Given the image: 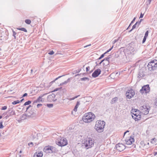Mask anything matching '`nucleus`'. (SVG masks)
Here are the masks:
<instances>
[{"mask_svg":"<svg viewBox=\"0 0 157 157\" xmlns=\"http://www.w3.org/2000/svg\"><path fill=\"white\" fill-rule=\"evenodd\" d=\"M95 117V115L92 112L85 113L82 117V120L86 123H90L93 121Z\"/></svg>","mask_w":157,"mask_h":157,"instance_id":"obj_1","label":"nucleus"},{"mask_svg":"<svg viewBox=\"0 0 157 157\" xmlns=\"http://www.w3.org/2000/svg\"><path fill=\"white\" fill-rule=\"evenodd\" d=\"M56 144L59 146H64L67 144V140L66 138L60 136L56 140Z\"/></svg>","mask_w":157,"mask_h":157,"instance_id":"obj_2","label":"nucleus"},{"mask_svg":"<svg viewBox=\"0 0 157 157\" xmlns=\"http://www.w3.org/2000/svg\"><path fill=\"white\" fill-rule=\"evenodd\" d=\"M150 109V107L146 105H144L140 107V113L143 115H146L148 114Z\"/></svg>","mask_w":157,"mask_h":157,"instance_id":"obj_3","label":"nucleus"},{"mask_svg":"<svg viewBox=\"0 0 157 157\" xmlns=\"http://www.w3.org/2000/svg\"><path fill=\"white\" fill-rule=\"evenodd\" d=\"M94 139L91 138H88L86 139L83 143L87 149L93 147L94 145Z\"/></svg>","mask_w":157,"mask_h":157,"instance_id":"obj_4","label":"nucleus"},{"mask_svg":"<svg viewBox=\"0 0 157 157\" xmlns=\"http://www.w3.org/2000/svg\"><path fill=\"white\" fill-rule=\"evenodd\" d=\"M147 68L150 71L154 70L157 67V60H154L149 62L147 65Z\"/></svg>","mask_w":157,"mask_h":157,"instance_id":"obj_5","label":"nucleus"},{"mask_svg":"<svg viewBox=\"0 0 157 157\" xmlns=\"http://www.w3.org/2000/svg\"><path fill=\"white\" fill-rule=\"evenodd\" d=\"M134 91L132 89H128L126 93V96L127 98L130 99L135 95Z\"/></svg>","mask_w":157,"mask_h":157,"instance_id":"obj_6","label":"nucleus"},{"mask_svg":"<svg viewBox=\"0 0 157 157\" xmlns=\"http://www.w3.org/2000/svg\"><path fill=\"white\" fill-rule=\"evenodd\" d=\"M105 123L103 121L98 120L96 122L95 127L96 128H104Z\"/></svg>","mask_w":157,"mask_h":157,"instance_id":"obj_7","label":"nucleus"},{"mask_svg":"<svg viewBox=\"0 0 157 157\" xmlns=\"http://www.w3.org/2000/svg\"><path fill=\"white\" fill-rule=\"evenodd\" d=\"M150 89L149 85H146L143 86L140 91L141 93H143L144 92L145 93H148L150 91Z\"/></svg>","mask_w":157,"mask_h":157,"instance_id":"obj_8","label":"nucleus"},{"mask_svg":"<svg viewBox=\"0 0 157 157\" xmlns=\"http://www.w3.org/2000/svg\"><path fill=\"white\" fill-rule=\"evenodd\" d=\"M124 141L126 144L129 145L132 144L133 142H134V139L133 137L130 136L127 137Z\"/></svg>","mask_w":157,"mask_h":157,"instance_id":"obj_9","label":"nucleus"},{"mask_svg":"<svg viewBox=\"0 0 157 157\" xmlns=\"http://www.w3.org/2000/svg\"><path fill=\"white\" fill-rule=\"evenodd\" d=\"M116 147L117 150L121 151L125 149V146L121 143H119L116 145Z\"/></svg>","mask_w":157,"mask_h":157,"instance_id":"obj_10","label":"nucleus"},{"mask_svg":"<svg viewBox=\"0 0 157 157\" xmlns=\"http://www.w3.org/2000/svg\"><path fill=\"white\" fill-rule=\"evenodd\" d=\"M47 94L48 93H45L41 94L36 99V100L34 101V103H35L43 102L44 101V99L43 98V97Z\"/></svg>","mask_w":157,"mask_h":157,"instance_id":"obj_11","label":"nucleus"},{"mask_svg":"<svg viewBox=\"0 0 157 157\" xmlns=\"http://www.w3.org/2000/svg\"><path fill=\"white\" fill-rule=\"evenodd\" d=\"M101 70L99 69H96L92 73V76L94 78H96L98 77L101 73Z\"/></svg>","mask_w":157,"mask_h":157,"instance_id":"obj_12","label":"nucleus"},{"mask_svg":"<svg viewBox=\"0 0 157 157\" xmlns=\"http://www.w3.org/2000/svg\"><path fill=\"white\" fill-rule=\"evenodd\" d=\"M56 95L54 94L48 95V100L50 101H55L56 100V99L55 98Z\"/></svg>","mask_w":157,"mask_h":157,"instance_id":"obj_13","label":"nucleus"},{"mask_svg":"<svg viewBox=\"0 0 157 157\" xmlns=\"http://www.w3.org/2000/svg\"><path fill=\"white\" fill-rule=\"evenodd\" d=\"M111 55H109L107 57L104 59L103 60H104V61L105 62H103V64H105V63L106 64H109V59L111 58Z\"/></svg>","mask_w":157,"mask_h":157,"instance_id":"obj_14","label":"nucleus"},{"mask_svg":"<svg viewBox=\"0 0 157 157\" xmlns=\"http://www.w3.org/2000/svg\"><path fill=\"white\" fill-rule=\"evenodd\" d=\"M34 155L35 157H42L43 155V153L42 152L40 151L38 153L36 152Z\"/></svg>","mask_w":157,"mask_h":157,"instance_id":"obj_15","label":"nucleus"},{"mask_svg":"<svg viewBox=\"0 0 157 157\" xmlns=\"http://www.w3.org/2000/svg\"><path fill=\"white\" fill-rule=\"evenodd\" d=\"M132 117L133 119H134L135 121H138L140 120L141 118V115L138 114L137 116H136V117H133V115H132Z\"/></svg>","mask_w":157,"mask_h":157,"instance_id":"obj_16","label":"nucleus"},{"mask_svg":"<svg viewBox=\"0 0 157 157\" xmlns=\"http://www.w3.org/2000/svg\"><path fill=\"white\" fill-rule=\"evenodd\" d=\"M80 102L79 101H78L76 103V104L75 107V108L73 109V110L76 112L77 111V108L78 106L80 105Z\"/></svg>","mask_w":157,"mask_h":157,"instance_id":"obj_17","label":"nucleus"},{"mask_svg":"<svg viewBox=\"0 0 157 157\" xmlns=\"http://www.w3.org/2000/svg\"><path fill=\"white\" fill-rule=\"evenodd\" d=\"M52 147L51 146H46L45 147L44 150H45V151H52Z\"/></svg>","mask_w":157,"mask_h":157,"instance_id":"obj_18","label":"nucleus"},{"mask_svg":"<svg viewBox=\"0 0 157 157\" xmlns=\"http://www.w3.org/2000/svg\"><path fill=\"white\" fill-rule=\"evenodd\" d=\"M98 132H101L103 131L104 128H94Z\"/></svg>","mask_w":157,"mask_h":157,"instance_id":"obj_19","label":"nucleus"},{"mask_svg":"<svg viewBox=\"0 0 157 157\" xmlns=\"http://www.w3.org/2000/svg\"><path fill=\"white\" fill-rule=\"evenodd\" d=\"M79 96H80V95H78L77 96H76L75 97H73V98H70L65 99H64V100H70V101H71L72 100H74L75 99L77 98Z\"/></svg>","mask_w":157,"mask_h":157,"instance_id":"obj_20","label":"nucleus"},{"mask_svg":"<svg viewBox=\"0 0 157 157\" xmlns=\"http://www.w3.org/2000/svg\"><path fill=\"white\" fill-rule=\"evenodd\" d=\"M138 22H136L135 24H134L132 26V29L130 30L129 31V32H130L133 29H134L135 28H136V25L138 26Z\"/></svg>","mask_w":157,"mask_h":157,"instance_id":"obj_21","label":"nucleus"},{"mask_svg":"<svg viewBox=\"0 0 157 157\" xmlns=\"http://www.w3.org/2000/svg\"><path fill=\"white\" fill-rule=\"evenodd\" d=\"M118 98L117 97H115L113 98L111 101V103L112 104L115 103V102L117 100Z\"/></svg>","mask_w":157,"mask_h":157,"instance_id":"obj_22","label":"nucleus"},{"mask_svg":"<svg viewBox=\"0 0 157 157\" xmlns=\"http://www.w3.org/2000/svg\"><path fill=\"white\" fill-rule=\"evenodd\" d=\"M17 29L19 30H20L23 31L25 32H27V30L25 28H17Z\"/></svg>","mask_w":157,"mask_h":157,"instance_id":"obj_23","label":"nucleus"},{"mask_svg":"<svg viewBox=\"0 0 157 157\" xmlns=\"http://www.w3.org/2000/svg\"><path fill=\"white\" fill-rule=\"evenodd\" d=\"M131 113H133L132 112L136 113L137 112H139V110H138L137 109H132L131 111Z\"/></svg>","mask_w":157,"mask_h":157,"instance_id":"obj_24","label":"nucleus"},{"mask_svg":"<svg viewBox=\"0 0 157 157\" xmlns=\"http://www.w3.org/2000/svg\"><path fill=\"white\" fill-rule=\"evenodd\" d=\"M156 141V139L155 138H154L151 140V142L152 144H154L155 143Z\"/></svg>","mask_w":157,"mask_h":157,"instance_id":"obj_25","label":"nucleus"},{"mask_svg":"<svg viewBox=\"0 0 157 157\" xmlns=\"http://www.w3.org/2000/svg\"><path fill=\"white\" fill-rule=\"evenodd\" d=\"M25 21L27 24L29 25L30 24L31 22V21L29 19H26Z\"/></svg>","mask_w":157,"mask_h":157,"instance_id":"obj_26","label":"nucleus"},{"mask_svg":"<svg viewBox=\"0 0 157 157\" xmlns=\"http://www.w3.org/2000/svg\"><path fill=\"white\" fill-rule=\"evenodd\" d=\"M81 80L82 81H85L87 80V81L89 80V78L87 77H84L82 78L81 79Z\"/></svg>","mask_w":157,"mask_h":157,"instance_id":"obj_27","label":"nucleus"},{"mask_svg":"<svg viewBox=\"0 0 157 157\" xmlns=\"http://www.w3.org/2000/svg\"><path fill=\"white\" fill-rule=\"evenodd\" d=\"M31 101H27L24 104V105H29L31 104Z\"/></svg>","mask_w":157,"mask_h":157,"instance_id":"obj_28","label":"nucleus"},{"mask_svg":"<svg viewBox=\"0 0 157 157\" xmlns=\"http://www.w3.org/2000/svg\"><path fill=\"white\" fill-rule=\"evenodd\" d=\"M20 102V101L19 100H16L15 101H14L12 102V104L13 105H16L17 103H19Z\"/></svg>","mask_w":157,"mask_h":157,"instance_id":"obj_29","label":"nucleus"},{"mask_svg":"<svg viewBox=\"0 0 157 157\" xmlns=\"http://www.w3.org/2000/svg\"><path fill=\"white\" fill-rule=\"evenodd\" d=\"M145 75L143 73H140L139 74V75L138 77L139 78H141L142 77H144Z\"/></svg>","mask_w":157,"mask_h":157,"instance_id":"obj_30","label":"nucleus"},{"mask_svg":"<svg viewBox=\"0 0 157 157\" xmlns=\"http://www.w3.org/2000/svg\"><path fill=\"white\" fill-rule=\"evenodd\" d=\"M47 105L48 107L51 108L53 107V104H47Z\"/></svg>","mask_w":157,"mask_h":157,"instance_id":"obj_31","label":"nucleus"},{"mask_svg":"<svg viewBox=\"0 0 157 157\" xmlns=\"http://www.w3.org/2000/svg\"><path fill=\"white\" fill-rule=\"evenodd\" d=\"M13 36H14V38L15 39H16V35L17 34V33H16L14 31H13Z\"/></svg>","mask_w":157,"mask_h":157,"instance_id":"obj_32","label":"nucleus"},{"mask_svg":"<svg viewBox=\"0 0 157 157\" xmlns=\"http://www.w3.org/2000/svg\"><path fill=\"white\" fill-rule=\"evenodd\" d=\"M61 88H62L61 87H60V88H56L55 90H53V91H52V92H55V91H58V90H60Z\"/></svg>","mask_w":157,"mask_h":157,"instance_id":"obj_33","label":"nucleus"},{"mask_svg":"<svg viewBox=\"0 0 157 157\" xmlns=\"http://www.w3.org/2000/svg\"><path fill=\"white\" fill-rule=\"evenodd\" d=\"M63 75H62V76H59V77H58L56 78L55 80L52 81L51 82V83H53V82H55V81L57 80L59 78H61V77H62V76H63Z\"/></svg>","mask_w":157,"mask_h":157,"instance_id":"obj_34","label":"nucleus"},{"mask_svg":"<svg viewBox=\"0 0 157 157\" xmlns=\"http://www.w3.org/2000/svg\"><path fill=\"white\" fill-rule=\"evenodd\" d=\"M70 81V78H68L67 81H65L64 82H63V84H66L67 82H69Z\"/></svg>","mask_w":157,"mask_h":157,"instance_id":"obj_35","label":"nucleus"},{"mask_svg":"<svg viewBox=\"0 0 157 157\" xmlns=\"http://www.w3.org/2000/svg\"><path fill=\"white\" fill-rule=\"evenodd\" d=\"M65 89H64L63 90H60L59 92V94H61V95L63 94V93L64 92V91H65Z\"/></svg>","mask_w":157,"mask_h":157,"instance_id":"obj_36","label":"nucleus"},{"mask_svg":"<svg viewBox=\"0 0 157 157\" xmlns=\"http://www.w3.org/2000/svg\"><path fill=\"white\" fill-rule=\"evenodd\" d=\"M148 33H149V32L148 31H147L145 34V35H144V36L145 37H147L148 36Z\"/></svg>","mask_w":157,"mask_h":157,"instance_id":"obj_37","label":"nucleus"},{"mask_svg":"<svg viewBox=\"0 0 157 157\" xmlns=\"http://www.w3.org/2000/svg\"><path fill=\"white\" fill-rule=\"evenodd\" d=\"M7 107L6 106H4L2 107L1 109L2 110H5L7 109Z\"/></svg>","mask_w":157,"mask_h":157,"instance_id":"obj_38","label":"nucleus"},{"mask_svg":"<svg viewBox=\"0 0 157 157\" xmlns=\"http://www.w3.org/2000/svg\"><path fill=\"white\" fill-rule=\"evenodd\" d=\"M113 47V46H112V47L110 48L109 49L107 50V51L105 53V54L107 53L108 52H109V51H110L112 49Z\"/></svg>","mask_w":157,"mask_h":157,"instance_id":"obj_39","label":"nucleus"},{"mask_svg":"<svg viewBox=\"0 0 157 157\" xmlns=\"http://www.w3.org/2000/svg\"><path fill=\"white\" fill-rule=\"evenodd\" d=\"M136 17H134V18L133 19V20L131 21L130 24L129 25L128 27L130 26V25H131V24H132L135 21V20H136Z\"/></svg>","mask_w":157,"mask_h":157,"instance_id":"obj_40","label":"nucleus"},{"mask_svg":"<svg viewBox=\"0 0 157 157\" xmlns=\"http://www.w3.org/2000/svg\"><path fill=\"white\" fill-rule=\"evenodd\" d=\"M147 37L144 36V38L143 41H142V43H144L145 42L146 40L147 39Z\"/></svg>","mask_w":157,"mask_h":157,"instance_id":"obj_41","label":"nucleus"},{"mask_svg":"<svg viewBox=\"0 0 157 157\" xmlns=\"http://www.w3.org/2000/svg\"><path fill=\"white\" fill-rule=\"evenodd\" d=\"M54 53V52L52 50L50 51L48 53V54L50 55H52Z\"/></svg>","mask_w":157,"mask_h":157,"instance_id":"obj_42","label":"nucleus"},{"mask_svg":"<svg viewBox=\"0 0 157 157\" xmlns=\"http://www.w3.org/2000/svg\"><path fill=\"white\" fill-rule=\"evenodd\" d=\"M132 115H133V117H136V116H137L138 114L137 113H131Z\"/></svg>","mask_w":157,"mask_h":157,"instance_id":"obj_43","label":"nucleus"},{"mask_svg":"<svg viewBox=\"0 0 157 157\" xmlns=\"http://www.w3.org/2000/svg\"><path fill=\"white\" fill-rule=\"evenodd\" d=\"M10 114H12V115H14L15 114V112L14 111L12 110L10 112Z\"/></svg>","mask_w":157,"mask_h":157,"instance_id":"obj_44","label":"nucleus"},{"mask_svg":"<svg viewBox=\"0 0 157 157\" xmlns=\"http://www.w3.org/2000/svg\"><path fill=\"white\" fill-rule=\"evenodd\" d=\"M151 0H147V5H150L151 3Z\"/></svg>","mask_w":157,"mask_h":157,"instance_id":"obj_45","label":"nucleus"},{"mask_svg":"<svg viewBox=\"0 0 157 157\" xmlns=\"http://www.w3.org/2000/svg\"><path fill=\"white\" fill-rule=\"evenodd\" d=\"M28 145L29 146L32 147L33 146V143L31 142L29 143Z\"/></svg>","mask_w":157,"mask_h":157,"instance_id":"obj_46","label":"nucleus"},{"mask_svg":"<svg viewBox=\"0 0 157 157\" xmlns=\"http://www.w3.org/2000/svg\"><path fill=\"white\" fill-rule=\"evenodd\" d=\"M42 105L41 104H38L37 105V108H39L40 106H42Z\"/></svg>","mask_w":157,"mask_h":157,"instance_id":"obj_47","label":"nucleus"},{"mask_svg":"<svg viewBox=\"0 0 157 157\" xmlns=\"http://www.w3.org/2000/svg\"><path fill=\"white\" fill-rule=\"evenodd\" d=\"M118 41V39H116L114 40L113 41V44H114L116 42H117Z\"/></svg>","mask_w":157,"mask_h":157,"instance_id":"obj_48","label":"nucleus"},{"mask_svg":"<svg viewBox=\"0 0 157 157\" xmlns=\"http://www.w3.org/2000/svg\"><path fill=\"white\" fill-rule=\"evenodd\" d=\"M90 69V67L89 66H88L86 67V71H88Z\"/></svg>","mask_w":157,"mask_h":157,"instance_id":"obj_49","label":"nucleus"},{"mask_svg":"<svg viewBox=\"0 0 157 157\" xmlns=\"http://www.w3.org/2000/svg\"><path fill=\"white\" fill-rule=\"evenodd\" d=\"M3 126L2 125V122L0 123V128H3Z\"/></svg>","mask_w":157,"mask_h":157,"instance_id":"obj_50","label":"nucleus"},{"mask_svg":"<svg viewBox=\"0 0 157 157\" xmlns=\"http://www.w3.org/2000/svg\"><path fill=\"white\" fill-rule=\"evenodd\" d=\"M144 16V14H142V13H141L140 18H142Z\"/></svg>","mask_w":157,"mask_h":157,"instance_id":"obj_51","label":"nucleus"},{"mask_svg":"<svg viewBox=\"0 0 157 157\" xmlns=\"http://www.w3.org/2000/svg\"><path fill=\"white\" fill-rule=\"evenodd\" d=\"M27 95H28L26 93H25L23 95L22 97H25L26 96H27Z\"/></svg>","mask_w":157,"mask_h":157,"instance_id":"obj_52","label":"nucleus"},{"mask_svg":"<svg viewBox=\"0 0 157 157\" xmlns=\"http://www.w3.org/2000/svg\"><path fill=\"white\" fill-rule=\"evenodd\" d=\"M142 20H143V19H141L140 20V21L139 22H138V26H139V25H140V23H141V21H142Z\"/></svg>","mask_w":157,"mask_h":157,"instance_id":"obj_53","label":"nucleus"},{"mask_svg":"<svg viewBox=\"0 0 157 157\" xmlns=\"http://www.w3.org/2000/svg\"><path fill=\"white\" fill-rule=\"evenodd\" d=\"M105 54V53H104V54H102L101 56H100L101 57V58H103L104 56V55Z\"/></svg>","mask_w":157,"mask_h":157,"instance_id":"obj_54","label":"nucleus"},{"mask_svg":"<svg viewBox=\"0 0 157 157\" xmlns=\"http://www.w3.org/2000/svg\"><path fill=\"white\" fill-rule=\"evenodd\" d=\"M31 107V105H29L27 107V108H26V111H27L28 109L30 107Z\"/></svg>","mask_w":157,"mask_h":157,"instance_id":"obj_55","label":"nucleus"},{"mask_svg":"<svg viewBox=\"0 0 157 157\" xmlns=\"http://www.w3.org/2000/svg\"><path fill=\"white\" fill-rule=\"evenodd\" d=\"M155 105L157 106V98L155 99Z\"/></svg>","mask_w":157,"mask_h":157,"instance_id":"obj_56","label":"nucleus"},{"mask_svg":"<svg viewBox=\"0 0 157 157\" xmlns=\"http://www.w3.org/2000/svg\"><path fill=\"white\" fill-rule=\"evenodd\" d=\"M91 45V44H88V45H86V46H85L84 47V48H86V47H88V46H90Z\"/></svg>","mask_w":157,"mask_h":157,"instance_id":"obj_57","label":"nucleus"},{"mask_svg":"<svg viewBox=\"0 0 157 157\" xmlns=\"http://www.w3.org/2000/svg\"><path fill=\"white\" fill-rule=\"evenodd\" d=\"M129 132V131H126L124 133V136L125 134L128 132Z\"/></svg>","mask_w":157,"mask_h":157,"instance_id":"obj_58","label":"nucleus"},{"mask_svg":"<svg viewBox=\"0 0 157 157\" xmlns=\"http://www.w3.org/2000/svg\"><path fill=\"white\" fill-rule=\"evenodd\" d=\"M156 155H157V152H154V155L155 156Z\"/></svg>","mask_w":157,"mask_h":157,"instance_id":"obj_59","label":"nucleus"},{"mask_svg":"<svg viewBox=\"0 0 157 157\" xmlns=\"http://www.w3.org/2000/svg\"><path fill=\"white\" fill-rule=\"evenodd\" d=\"M104 61V60H102L101 62H100V63H99V64H101Z\"/></svg>","mask_w":157,"mask_h":157,"instance_id":"obj_60","label":"nucleus"},{"mask_svg":"<svg viewBox=\"0 0 157 157\" xmlns=\"http://www.w3.org/2000/svg\"><path fill=\"white\" fill-rule=\"evenodd\" d=\"M63 85H64L63 82L60 83V85L61 86Z\"/></svg>","mask_w":157,"mask_h":157,"instance_id":"obj_61","label":"nucleus"},{"mask_svg":"<svg viewBox=\"0 0 157 157\" xmlns=\"http://www.w3.org/2000/svg\"><path fill=\"white\" fill-rule=\"evenodd\" d=\"M24 100V99H21V100L20 101L21 102H22V101Z\"/></svg>","mask_w":157,"mask_h":157,"instance_id":"obj_62","label":"nucleus"},{"mask_svg":"<svg viewBox=\"0 0 157 157\" xmlns=\"http://www.w3.org/2000/svg\"><path fill=\"white\" fill-rule=\"evenodd\" d=\"M22 152V151L21 150L20 151H19V153H21Z\"/></svg>","mask_w":157,"mask_h":157,"instance_id":"obj_63","label":"nucleus"},{"mask_svg":"<svg viewBox=\"0 0 157 157\" xmlns=\"http://www.w3.org/2000/svg\"><path fill=\"white\" fill-rule=\"evenodd\" d=\"M101 59V57H100L98 59Z\"/></svg>","mask_w":157,"mask_h":157,"instance_id":"obj_64","label":"nucleus"}]
</instances>
